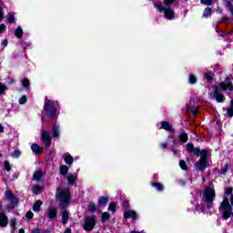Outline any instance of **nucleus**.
<instances>
[{"label": "nucleus", "mask_w": 233, "mask_h": 233, "mask_svg": "<svg viewBox=\"0 0 233 233\" xmlns=\"http://www.w3.org/2000/svg\"><path fill=\"white\" fill-rule=\"evenodd\" d=\"M224 199L219 207V212L222 214L223 219L227 220L228 218H233L232 207H233V195L232 187H226L224 192ZM230 200V202H228ZM230 203L232 207L230 206Z\"/></svg>", "instance_id": "nucleus-1"}, {"label": "nucleus", "mask_w": 233, "mask_h": 233, "mask_svg": "<svg viewBox=\"0 0 233 233\" xmlns=\"http://www.w3.org/2000/svg\"><path fill=\"white\" fill-rule=\"evenodd\" d=\"M232 80L227 78L224 82L213 86V97L218 103H225V96L221 92H232Z\"/></svg>", "instance_id": "nucleus-2"}, {"label": "nucleus", "mask_w": 233, "mask_h": 233, "mask_svg": "<svg viewBox=\"0 0 233 233\" xmlns=\"http://www.w3.org/2000/svg\"><path fill=\"white\" fill-rule=\"evenodd\" d=\"M57 114V107H56V103L54 101L48 100V96L45 97V106L42 112V119H45V116L50 119H54Z\"/></svg>", "instance_id": "nucleus-3"}, {"label": "nucleus", "mask_w": 233, "mask_h": 233, "mask_svg": "<svg viewBox=\"0 0 233 233\" xmlns=\"http://www.w3.org/2000/svg\"><path fill=\"white\" fill-rule=\"evenodd\" d=\"M56 201H59L61 207H67L70 203V189H68V187L57 188Z\"/></svg>", "instance_id": "nucleus-4"}, {"label": "nucleus", "mask_w": 233, "mask_h": 233, "mask_svg": "<svg viewBox=\"0 0 233 233\" xmlns=\"http://www.w3.org/2000/svg\"><path fill=\"white\" fill-rule=\"evenodd\" d=\"M214 199H216V190L214 187H206L204 190L202 201L206 203L207 207L210 208L212 207Z\"/></svg>", "instance_id": "nucleus-5"}, {"label": "nucleus", "mask_w": 233, "mask_h": 233, "mask_svg": "<svg viewBox=\"0 0 233 233\" xmlns=\"http://www.w3.org/2000/svg\"><path fill=\"white\" fill-rule=\"evenodd\" d=\"M200 159L195 164V167L197 170L203 171L207 168V159L208 157V152L207 149H202L200 153Z\"/></svg>", "instance_id": "nucleus-6"}, {"label": "nucleus", "mask_w": 233, "mask_h": 233, "mask_svg": "<svg viewBox=\"0 0 233 233\" xmlns=\"http://www.w3.org/2000/svg\"><path fill=\"white\" fill-rule=\"evenodd\" d=\"M157 9L158 10V12H164L165 17L167 19H169L170 21H172V19H174L175 13L172 8H170V7L165 8V6H163L161 5H157Z\"/></svg>", "instance_id": "nucleus-7"}, {"label": "nucleus", "mask_w": 233, "mask_h": 233, "mask_svg": "<svg viewBox=\"0 0 233 233\" xmlns=\"http://www.w3.org/2000/svg\"><path fill=\"white\" fill-rule=\"evenodd\" d=\"M94 227H96V218L94 217L86 218L84 223V230H86V231L94 230Z\"/></svg>", "instance_id": "nucleus-8"}, {"label": "nucleus", "mask_w": 233, "mask_h": 233, "mask_svg": "<svg viewBox=\"0 0 233 233\" xmlns=\"http://www.w3.org/2000/svg\"><path fill=\"white\" fill-rule=\"evenodd\" d=\"M42 141L46 148H48V147L52 145V138H50V134L48 133V131H46L45 129H42Z\"/></svg>", "instance_id": "nucleus-9"}, {"label": "nucleus", "mask_w": 233, "mask_h": 233, "mask_svg": "<svg viewBox=\"0 0 233 233\" xmlns=\"http://www.w3.org/2000/svg\"><path fill=\"white\" fill-rule=\"evenodd\" d=\"M46 216L49 219H56L57 218V208L51 206L46 210Z\"/></svg>", "instance_id": "nucleus-10"}, {"label": "nucleus", "mask_w": 233, "mask_h": 233, "mask_svg": "<svg viewBox=\"0 0 233 233\" xmlns=\"http://www.w3.org/2000/svg\"><path fill=\"white\" fill-rule=\"evenodd\" d=\"M125 219H137V213L135 210H127L124 213Z\"/></svg>", "instance_id": "nucleus-11"}, {"label": "nucleus", "mask_w": 233, "mask_h": 233, "mask_svg": "<svg viewBox=\"0 0 233 233\" xmlns=\"http://www.w3.org/2000/svg\"><path fill=\"white\" fill-rule=\"evenodd\" d=\"M8 225V218L5 213H0V227H6Z\"/></svg>", "instance_id": "nucleus-12"}, {"label": "nucleus", "mask_w": 233, "mask_h": 233, "mask_svg": "<svg viewBox=\"0 0 233 233\" xmlns=\"http://www.w3.org/2000/svg\"><path fill=\"white\" fill-rule=\"evenodd\" d=\"M31 150L34 152V154L39 155L43 152V148H41V147H39V145L37 144H33L31 146Z\"/></svg>", "instance_id": "nucleus-13"}, {"label": "nucleus", "mask_w": 233, "mask_h": 233, "mask_svg": "<svg viewBox=\"0 0 233 233\" xmlns=\"http://www.w3.org/2000/svg\"><path fill=\"white\" fill-rule=\"evenodd\" d=\"M163 129V130H167V132H170V130H172V126L170 125L169 122H167V121H163L161 122V127H160V129Z\"/></svg>", "instance_id": "nucleus-14"}, {"label": "nucleus", "mask_w": 233, "mask_h": 233, "mask_svg": "<svg viewBox=\"0 0 233 233\" xmlns=\"http://www.w3.org/2000/svg\"><path fill=\"white\" fill-rule=\"evenodd\" d=\"M41 177H43V170L38 169L33 175V178L35 181H41Z\"/></svg>", "instance_id": "nucleus-15"}, {"label": "nucleus", "mask_w": 233, "mask_h": 233, "mask_svg": "<svg viewBox=\"0 0 233 233\" xmlns=\"http://www.w3.org/2000/svg\"><path fill=\"white\" fill-rule=\"evenodd\" d=\"M66 179L68 181V185H74V183H76V179H77V175L68 174L66 176Z\"/></svg>", "instance_id": "nucleus-16"}, {"label": "nucleus", "mask_w": 233, "mask_h": 233, "mask_svg": "<svg viewBox=\"0 0 233 233\" xmlns=\"http://www.w3.org/2000/svg\"><path fill=\"white\" fill-rule=\"evenodd\" d=\"M43 205V201L36 200L35 204L33 205V210L34 212H39L41 210V206Z\"/></svg>", "instance_id": "nucleus-17"}, {"label": "nucleus", "mask_w": 233, "mask_h": 233, "mask_svg": "<svg viewBox=\"0 0 233 233\" xmlns=\"http://www.w3.org/2000/svg\"><path fill=\"white\" fill-rule=\"evenodd\" d=\"M68 216H69L68 211L63 210V212H62V223L64 225H66V223H68Z\"/></svg>", "instance_id": "nucleus-18"}, {"label": "nucleus", "mask_w": 233, "mask_h": 233, "mask_svg": "<svg viewBox=\"0 0 233 233\" xmlns=\"http://www.w3.org/2000/svg\"><path fill=\"white\" fill-rule=\"evenodd\" d=\"M64 161L66 165H72L74 163V157L70 155H64Z\"/></svg>", "instance_id": "nucleus-19"}, {"label": "nucleus", "mask_w": 233, "mask_h": 233, "mask_svg": "<svg viewBox=\"0 0 233 233\" xmlns=\"http://www.w3.org/2000/svg\"><path fill=\"white\" fill-rule=\"evenodd\" d=\"M106 203H108V198L101 197L98 199V205L99 207H106Z\"/></svg>", "instance_id": "nucleus-20"}, {"label": "nucleus", "mask_w": 233, "mask_h": 233, "mask_svg": "<svg viewBox=\"0 0 233 233\" xmlns=\"http://www.w3.org/2000/svg\"><path fill=\"white\" fill-rule=\"evenodd\" d=\"M23 28H21V26H18L15 30V37H17L18 39H21V37H23Z\"/></svg>", "instance_id": "nucleus-21"}, {"label": "nucleus", "mask_w": 233, "mask_h": 233, "mask_svg": "<svg viewBox=\"0 0 233 233\" xmlns=\"http://www.w3.org/2000/svg\"><path fill=\"white\" fill-rule=\"evenodd\" d=\"M179 139L182 143H187V141H188V135L186 132H181Z\"/></svg>", "instance_id": "nucleus-22"}, {"label": "nucleus", "mask_w": 233, "mask_h": 233, "mask_svg": "<svg viewBox=\"0 0 233 233\" xmlns=\"http://www.w3.org/2000/svg\"><path fill=\"white\" fill-rule=\"evenodd\" d=\"M3 19H5V4L0 2V21H3Z\"/></svg>", "instance_id": "nucleus-23"}, {"label": "nucleus", "mask_w": 233, "mask_h": 233, "mask_svg": "<svg viewBox=\"0 0 233 233\" xmlns=\"http://www.w3.org/2000/svg\"><path fill=\"white\" fill-rule=\"evenodd\" d=\"M8 90V86L0 82V96H5Z\"/></svg>", "instance_id": "nucleus-24"}, {"label": "nucleus", "mask_w": 233, "mask_h": 233, "mask_svg": "<svg viewBox=\"0 0 233 233\" xmlns=\"http://www.w3.org/2000/svg\"><path fill=\"white\" fill-rule=\"evenodd\" d=\"M205 79L208 82V83H212L213 79H214V74L212 73H206L204 75Z\"/></svg>", "instance_id": "nucleus-25"}, {"label": "nucleus", "mask_w": 233, "mask_h": 233, "mask_svg": "<svg viewBox=\"0 0 233 233\" xmlns=\"http://www.w3.org/2000/svg\"><path fill=\"white\" fill-rule=\"evenodd\" d=\"M210 15H212V8L207 7V8L204 10L203 17H210Z\"/></svg>", "instance_id": "nucleus-26"}, {"label": "nucleus", "mask_w": 233, "mask_h": 233, "mask_svg": "<svg viewBox=\"0 0 233 233\" xmlns=\"http://www.w3.org/2000/svg\"><path fill=\"white\" fill-rule=\"evenodd\" d=\"M108 219H110V213L104 212L102 214V223H106V221H108Z\"/></svg>", "instance_id": "nucleus-27"}, {"label": "nucleus", "mask_w": 233, "mask_h": 233, "mask_svg": "<svg viewBox=\"0 0 233 233\" xmlns=\"http://www.w3.org/2000/svg\"><path fill=\"white\" fill-rule=\"evenodd\" d=\"M7 21L12 24V23H15V17L14 16V14L12 13H8L7 15Z\"/></svg>", "instance_id": "nucleus-28"}, {"label": "nucleus", "mask_w": 233, "mask_h": 233, "mask_svg": "<svg viewBox=\"0 0 233 233\" xmlns=\"http://www.w3.org/2000/svg\"><path fill=\"white\" fill-rule=\"evenodd\" d=\"M188 83H189V85H196L198 83V79L196 78V76L190 75Z\"/></svg>", "instance_id": "nucleus-29"}, {"label": "nucleus", "mask_w": 233, "mask_h": 233, "mask_svg": "<svg viewBox=\"0 0 233 233\" xmlns=\"http://www.w3.org/2000/svg\"><path fill=\"white\" fill-rule=\"evenodd\" d=\"M53 136L55 137H59V126L53 127Z\"/></svg>", "instance_id": "nucleus-30"}, {"label": "nucleus", "mask_w": 233, "mask_h": 233, "mask_svg": "<svg viewBox=\"0 0 233 233\" xmlns=\"http://www.w3.org/2000/svg\"><path fill=\"white\" fill-rule=\"evenodd\" d=\"M60 174L63 176H66V174H68V167L66 166L60 167Z\"/></svg>", "instance_id": "nucleus-31"}, {"label": "nucleus", "mask_w": 233, "mask_h": 233, "mask_svg": "<svg viewBox=\"0 0 233 233\" xmlns=\"http://www.w3.org/2000/svg\"><path fill=\"white\" fill-rule=\"evenodd\" d=\"M33 193L35 196H38V194H41V187H39V186H33Z\"/></svg>", "instance_id": "nucleus-32"}, {"label": "nucleus", "mask_w": 233, "mask_h": 233, "mask_svg": "<svg viewBox=\"0 0 233 233\" xmlns=\"http://www.w3.org/2000/svg\"><path fill=\"white\" fill-rule=\"evenodd\" d=\"M22 86L24 88H28V86H30V80H28V78H24L22 80Z\"/></svg>", "instance_id": "nucleus-33"}, {"label": "nucleus", "mask_w": 233, "mask_h": 233, "mask_svg": "<svg viewBox=\"0 0 233 233\" xmlns=\"http://www.w3.org/2000/svg\"><path fill=\"white\" fill-rule=\"evenodd\" d=\"M228 117H233V100H231V106L227 110Z\"/></svg>", "instance_id": "nucleus-34"}, {"label": "nucleus", "mask_w": 233, "mask_h": 233, "mask_svg": "<svg viewBox=\"0 0 233 233\" xmlns=\"http://www.w3.org/2000/svg\"><path fill=\"white\" fill-rule=\"evenodd\" d=\"M191 153L197 156L198 157H199V156L201 157V149H199V147L193 148V151Z\"/></svg>", "instance_id": "nucleus-35"}, {"label": "nucleus", "mask_w": 233, "mask_h": 233, "mask_svg": "<svg viewBox=\"0 0 233 233\" xmlns=\"http://www.w3.org/2000/svg\"><path fill=\"white\" fill-rule=\"evenodd\" d=\"M4 168L5 170H7V172H10V170L12 169V167H10V162L5 160L4 162Z\"/></svg>", "instance_id": "nucleus-36"}, {"label": "nucleus", "mask_w": 233, "mask_h": 233, "mask_svg": "<svg viewBox=\"0 0 233 233\" xmlns=\"http://www.w3.org/2000/svg\"><path fill=\"white\" fill-rule=\"evenodd\" d=\"M152 187H155V188H157V190H158L159 192L163 190V185H161L160 183L152 184Z\"/></svg>", "instance_id": "nucleus-37"}, {"label": "nucleus", "mask_w": 233, "mask_h": 233, "mask_svg": "<svg viewBox=\"0 0 233 233\" xmlns=\"http://www.w3.org/2000/svg\"><path fill=\"white\" fill-rule=\"evenodd\" d=\"M200 3L206 6H210V5H212V0H200Z\"/></svg>", "instance_id": "nucleus-38"}, {"label": "nucleus", "mask_w": 233, "mask_h": 233, "mask_svg": "<svg viewBox=\"0 0 233 233\" xmlns=\"http://www.w3.org/2000/svg\"><path fill=\"white\" fill-rule=\"evenodd\" d=\"M186 149L187 150V152H193V150H194V145H192V144H190V143H188V144H187L186 145Z\"/></svg>", "instance_id": "nucleus-39"}, {"label": "nucleus", "mask_w": 233, "mask_h": 233, "mask_svg": "<svg viewBox=\"0 0 233 233\" xmlns=\"http://www.w3.org/2000/svg\"><path fill=\"white\" fill-rule=\"evenodd\" d=\"M107 209L111 212H116V203L114 202L110 203Z\"/></svg>", "instance_id": "nucleus-40"}, {"label": "nucleus", "mask_w": 233, "mask_h": 233, "mask_svg": "<svg viewBox=\"0 0 233 233\" xmlns=\"http://www.w3.org/2000/svg\"><path fill=\"white\" fill-rule=\"evenodd\" d=\"M179 167L182 168V170H187V163L184 160L179 161Z\"/></svg>", "instance_id": "nucleus-41"}, {"label": "nucleus", "mask_w": 233, "mask_h": 233, "mask_svg": "<svg viewBox=\"0 0 233 233\" xmlns=\"http://www.w3.org/2000/svg\"><path fill=\"white\" fill-rule=\"evenodd\" d=\"M95 210H97V206H96L94 203L89 204V211L95 212Z\"/></svg>", "instance_id": "nucleus-42"}, {"label": "nucleus", "mask_w": 233, "mask_h": 233, "mask_svg": "<svg viewBox=\"0 0 233 233\" xmlns=\"http://www.w3.org/2000/svg\"><path fill=\"white\" fill-rule=\"evenodd\" d=\"M5 196L10 199V201H14V194L12 192L6 191Z\"/></svg>", "instance_id": "nucleus-43"}, {"label": "nucleus", "mask_w": 233, "mask_h": 233, "mask_svg": "<svg viewBox=\"0 0 233 233\" xmlns=\"http://www.w3.org/2000/svg\"><path fill=\"white\" fill-rule=\"evenodd\" d=\"M25 218L27 219H32V218H34V213L32 211H28L26 214H25Z\"/></svg>", "instance_id": "nucleus-44"}, {"label": "nucleus", "mask_w": 233, "mask_h": 233, "mask_svg": "<svg viewBox=\"0 0 233 233\" xmlns=\"http://www.w3.org/2000/svg\"><path fill=\"white\" fill-rule=\"evenodd\" d=\"M19 103H20V105H25V103H26V96H23L19 99Z\"/></svg>", "instance_id": "nucleus-45"}, {"label": "nucleus", "mask_w": 233, "mask_h": 233, "mask_svg": "<svg viewBox=\"0 0 233 233\" xmlns=\"http://www.w3.org/2000/svg\"><path fill=\"white\" fill-rule=\"evenodd\" d=\"M176 0H164V5L170 6Z\"/></svg>", "instance_id": "nucleus-46"}, {"label": "nucleus", "mask_w": 233, "mask_h": 233, "mask_svg": "<svg viewBox=\"0 0 233 233\" xmlns=\"http://www.w3.org/2000/svg\"><path fill=\"white\" fill-rule=\"evenodd\" d=\"M6 30V25L1 24L0 25V34H3Z\"/></svg>", "instance_id": "nucleus-47"}, {"label": "nucleus", "mask_w": 233, "mask_h": 233, "mask_svg": "<svg viewBox=\"0 0 233 233\" xmlns=\"http://www.w3.org/2000/svg\"><path fill=\"white\" fill-rule=\"evenodd\" d=\"M198 110H199V107H198V106H194L191 108V112L194 114V116H196V114H198Z\"/></svg>", "instance_id": "nucleus-48"}, {"label": "nucleus", "mask_w": 233, "mask_h": 233, "mask_svg": "<svg viewBox=\"0 0 233 233\" xmlns=\"http://www.w3.org/2000/svg\"><path fill=\"white\" fill-rule=\"evenodd\" d=\"M21 156V152L19 150H15L13 153V157H19Z\"/></svg>", "instance_id": "nucleus-49"}, {"label": "nucleus", "mask_w": 233, "mask_h": 233, "mask_svg": "<svg viewBox=\"0 0 233 233\" xmlns=\"http://www.w3.org/2000/svg\"><path fill=\"white\" fill-rule=\"evenodd\" d=\"M228 12H230L231 15H233V5L231 3L228 4Z\"/></svg>", "instance_id": "nucleus-50"}, {"label": "nucleus", "mask_w": 233, "mask_h": 233, "mask_svg": "<svg viewBox=\"0 0 233 233\" xmlns=\"http://www.w3.org/2000/svg\"><path fill=\"white\" fill-rule=\"evenodd\" d=\"M2 45H3L4 47L8 46V40L4 39V40L2 41Z\"/></svg>", "instance_id": "nucleus-51"}, {"label": "nucleus", "mask_w": 233, "mask_h": 233, "mask_svg": "<svg viewBox=\"0 0 233 233\" xmlns=\"http://www.w3.org/2000/svg\"><path fill=\"white\" fill-rule=\"evenodd\" d=\"M160 148H162V150H165L167 148V144L166 143L160 144Z\"/></svg>", "instance_id": "nucleus-52"}, {"label": "nucleus", "mask_w": 233, "mask_h": 233, "mask_svg": "<svg viewBox=\"0 0 233 233\" xmlns=\"http://www.w3.org/2000/svg\"><path fill=\"white\" fill-rule=\"evenodd\" d=\"M32 233H41V230L39 228H35Z\"/></svg>", "instance_id": "nucleus-53"}, {"label": "nucleus", "mask_w": 233, "mask_h": 233, "mask_svg": "<svg viewBox=\"0 0 233 233\" xmlns=\"http://www.w3.org/2000/svg\"><path fill=\"white\" fill-rule=\"evenodd\" d=\"M64 233H72V229H70L69 228H67L64 231Z\"/></svg>", "instance_id": "nucleus-54"}, {"label": "nucleus", "mask_w": 233, "mask_h": 233, "mask_svg": "<svg viewBox=\"0 0 233 233\" xmlns=\"http://www.w3.org/2000/svg\"><path fill=\"white\" fill-rule=\"evenodd\" d=\"M0 132L1 133L5 132V127L2 125H0Z\"/></svg>", "instance_id": "nucleus-55"}, {"label": "nucleus", "mask_w": 233, "mask_h": 233, "mask_svg": "<svg viewBox=\"0 0 233 233\" xmlns=\"http://www.w3.org/2000/svg\"><path fill=\"white\" fill-rule=\"evenodd\" d=\"M13 83H15V80H14V78H11L9 81V85H13Z\"/></svg>", "instance_id": "nucleus-56"}, {"label": "nucleus", "mask_w": 233, "mask_h": 233, "mask_svg": "<svg viewBox=\"0 0 233 233\" xmlns=\"http://www.w3.org/2000/svg\"><path fill=\"white\" fill-rule=\"evenodd\" d=\"M224 21H228V17L223 18L219 23H223Z\"/></svg>", "instance_id": "nucleus-57"}, {"label": "nucleus", "mask_w": 233, "mask_h": 233, "mask_svg": "<svg viewBox=\"0 0 233 233\" xmlns=\"http://www.w3.org/2000/svg\"><path fill=\"white\" fill-rule=\"evenodd\" d=\"M3 209V202L0 200V210Z\"/></svg>", "instance_id": "nucleus-58"}, {"label": "nucleus", "mask_w": 233, "mask_h": 233, "mask_svg": "<svg viewBox=\"0 0 233 233\" xmlns=\"http://www.w3.org/2000/svg\"><path fill=\"white\" fill-rule=\"evenodd\" d=\"M18 233H25V229L20 228L19 231H18Z\"/></svg>", "instance_id": "nucleus-59"}, {"label": "nucleus", "mask_w": 233, "mask_h": 233, "mask_svg": "<svg viewBox=\"0 0 233 233\" xmlns=\"http://www.w3.org/2000/svg\"><path fill=\"white\" fill-rule=\"evenodd\" d=\"M130 233H141V232H137V231H131Z\"/></svg>", "instance_id": "nucleus-60"}, {"label": "nucleus", "mask_w": 233, "mask_h": 233, "mask_svg": "<svg viewBox=\"0 0 233 233\" xmlns=\"http://www.w3.org/2000/svg\"><path fill=\"white\" fill-rule=\"evenodd\" d=\"M3 157V155L0 154V157Z\"/></svg>", "instance_id": "nucleus-61"}, {"label": "nucleus", "mask_w": 233, "mask_h": 233, "mask_svg": "<svg viewBox=\"0 0 233 233\" xmlns=\"http://www.w3.org/2000/svg\"><path fill=\"white\" fill-rule=\"evenodd\" d=\"M221 36H223V34H220Z\"/></svg>", "instance_id": "nucleus-62"}, {"label": "nucleus", "mask_w": 233, "mask_h": 233, "mask_svg": "<svg viewBox=\"0 0 233 233\" xmlns=\"http://www.w3.org/2000/svg\"><path fill=\"white\" fill-rule=\"evenodd\" d=\"M231 1H233V0H231Z\"/></svg>", "instance_id": "nucleus-63"}]
</instances>
